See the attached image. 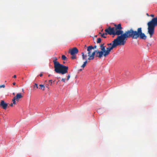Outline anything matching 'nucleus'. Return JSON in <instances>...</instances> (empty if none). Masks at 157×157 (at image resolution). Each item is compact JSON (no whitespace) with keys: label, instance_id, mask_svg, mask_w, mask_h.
Returning a JSON list of instances; mask_svg holds the SVG:
<instances>
[{"label":"nucleus","instance_id":"obj_29","mask_svg":"<svg viewBox=\"0 0 157 157\" xmlns=\"http://www.w3.org/2000/svg\"><path fill=\"white\" fill-rule=\"evenodd\" d=\"M39 75L41 77L43 75V74H42V73H41Z\"/></svg>","mask_w":157,"mask_h":157},{"label":"nucleus","instance_id":"obj_27","mask_svg":"<svg viewBox=\"0 0 157 157\" xmlns=\"http://www.w3.org/2000/svg\"><path fill=\"white\" fill-rule=\"evenodd\" d=\"M150 16H151V17H154L155 15H154V14H151V15H150Z\"/></svg>","mask_w":157,"mask_h":157},{"label":"nucleus","instance_id":"obj_14","mask_svg":"<svg viewBox=\"0 0 157 157\" xmlns=\"http://www.w3.org/2000/svg\"><path fill=\"white\" fill-rule=\"evenodd\" d=\"M99 34H101V36L104 38H106V36H105V35H106L107 34L106 32L103 33V34H101V33L100 32L99 33Z\"/></svg>","mask_w":157,"mask_h":157},{"label":"nucleus","instance_id":"obj_22","mask_svg":"<svg viewBox=\"0 0 157 157\" xmlns=\"http://www.w3.org/2000/svg\"><path fill=\"white\" fill-rule=\"evenodd\" d=\"M49 83L50 84V85H51L52 83V80H49Z\"/></svg>","mask_w":157,"mask_h":157},{"label":"nucleus","instance_id":"obj_11","mask_svg":"<svg viewBox=\"0 0 157 157\" xmlns=\"http://www.w3.org/2000/svg\"><path fill=\"white\" fill-rule=\"evenodd\" d=\"M0 105L4 109H6L8 106V104L5 103L4 100H2L1 101Z\"/></svg>","mask_w":157,"mask_h":157},{"label":"nucleus","instance_id":"obj_20","mask_svg":"<svg viewBox=\"0 0 157 157\" xmlns=\"http://www.w3.org/2000/svg\"><path fill=\"white\" fill-rule=\"evenodd\" d=\"M72 56L71 57V58L72 59H75L76 58V56L75 55H72Z\"/></svg>","mask_w":157,"mask_h":157},{"label":"nucleus","instance_id":"obj_33","mask_svg":"<svg viewBox=\"0 0 157 157\" xmlns=\"http://www.w3.org/2000/svg\"><path fill=\"white\" fill-rule=\"evenodd\" d=\"M13 95H15V93H13Z\"/></svg>","mask_w":157,"mask_h":157},{"label":"nucleus","instance_id":"obj_17","mask_svg":"<svg viewBox=\"0 0 157 157\" xmlns=\"http://www.w3.org/2000/svg\"><path fill=\"white\" fill-rule=\"evenodd\" d=\"M62 59L63 60H66L67 59V57L64 55H63L62 56Z\"/></svg>","mask_w":157,"mask_h":157},{"label":"nucleus","instance_id":"obj_24","mask_svg":"<svg viewBox=\"0 0 157 157\" xmlns=\"http://www.w3.org/2000/svg\"><path fill=\"white\" fill-rule=\"evenodd\" d=\"M5 87V85H0V88H4Z\"/></svg>","mask_w":157,"mask_h":157},{"label":"nucleus","instance_id":"obj_5","mask_svg":"<svg viewBox=\"0 0 157 157\" xmlns=\"http://www.w3.org/2000/svg\"><path fill=\"white\" fill-rule=\"evenodd\" d=\"M114 30L115 33L116 35H118V36H121L123 34V31L122 30V27L121 24H119L117 25H114Z\"/></svg>","mask_w":157,"mask_h":157},{"label":"nucleus","instance_id":"obj_26","mask_svg":"<svg viewBox=\"0 0 157 157\" xmlns=\"http://www.w3.org/2000/svg\"><path fill=\"white\" fill-rule=\"evenodd\" d=\"M61 81L63 82H65V78H62V80H61Z\"/></svg>","mask_w":157,"mask_h":157},{"label":"nucleus","instance_id":"obj_34","mask_svg":"<svg viewBox=\"0 0 157 157\" xmlns=\"http://www.w3.org/2000/svg\"><path fill=\"white\" fill-rule=\"evenodd\" d=\"M86 45H85V47H86Z\"/></svg>","mask_w":157,"mask_h":157},{"label":"nucleus","instance_id":"obj_36","mask_svg":"<svg viewBox=\"0 0 157 157\" xmlns=\"http://www.w3.org/2000/svg\"><path fill=\"white\" fill-rule=\"evenodd\" d=\"M82 70V69H80V70L81 71Z\"/></svg>","mask_w":157,"mask_h":157},{"label":"nucleus","instance_id":"obj_8","mask_svg":"<svg viewBox=\"0 0 157 157\" xmlns=\"http://www.w3.org/2000/svg\"><path fill=\"white\" fill-rule=\"evenodd\" d=\"M98 51V50H95L94 52H93L91 54L90 53L89 55H88V56H89L88 59L89 60H92L94 59V56L95 54L96 57H98L99 58H101V57H99V56L97 54Z\"/></svg>","mask_w":157,"mask_h":157},{"label":"nucleus","instance_id":"obj_9","mask_svg":"<svg viewBox=\"0 0 157 157\" xmlns=\"http://www.w3.org/2000/svg\"><path fill=\"white\" fill-rule=\"evenodd\" d=\"M22 96L21 95V93L17 94L16 96L14 97L12 99V101L14 104H16V100L17 101H18L19 100L22 98Z\"/></svg>","mask_w":157,"mask_h":157},{"label":"nucleus","instance_id":"obj_2","mask_svg":"<svg viewBox=\"0 0 157 157\" xmlns=\"http://www.w3.org/2000/svg\"><path fill=\"white\" fill-rule=\"evenodd\" d=\"M53 61L54 64L55 71L57 73L61 74L62 75L65 74L67 73L68 67L67 66L60 64L59 62L57 61V58L54 57Z\"/></svg>","mask_w":157,"mask_h":157},{"label":"nucleus","instance_id":"obj_1","mask_svg":"<svg viewBox=\"0 0 157 157\" xmlns=\"http://www.w3.org/2000/svg\"><path fill=\"white\" fill-rule=\"evenodd\" d=\"M121 41L124 45L126 43L125 40L128 38L131 37L133 39H137L138 38L141 39H145L146 36L142 32L141 28H139L137 31H134L132 28L126 31L121 36H118Z\"/></svg>","mask_w":157,"mask_h":157},{"label":"nucleus","instance_id":"obj_30","mask_svg":"<svg viewBox=\"0 0 157 157\" xmlns=\"http://www.w3.org/2000/svg\"><path fill=\"white\" fill-rule=\"evenodd\" d=\"M13 77L14 78H16V75H14L13 76Z\"/></svg>","mask_w":157,"mask_h":157},{"label":"nucleus","instance_id":"obj_28","mask_svg":"<svg viewBox=\"0 0 157 157\" xmlns=\"http://www.w3.org/2000/svg\"><path fill=\"white\" fill-rule=\"evenodd\" d=\"M13 103H11L10 105V106H13Z\"/></svg>","mask_w":157,"mask_h":157},{"label":"nucleus","instance_id":"obj_21","mask_svg":"<svg viewBox=\"0 0 157 157\" xmlns=\"http://www.w3.org/2000/svg\"><path fill=\"white\" fill-rule=\"evenodd\" d=\"M113 44V41L112 42V43H108L107 44V45L108 46H112Z\"/></svg>","mask_w":157,"mask_h":157},{"label":"nucleus","instance_id":"obj_23","mask_svg":"<svg viewBox=\"0 0 157 157\" xmlns=\"http://www.w3.org/2000/svg\"><path fill=\"white\" fill-rule=\"evenodd\" d=\"M70 77V75H68V76H67V80H68Z\"/></svg>","mask_w":157,"mask_h":157},{"label":"nucleus","instance_id":"obj_25","mask_svg":"<svg viewBox=\"0 0 157 157\" xmlns=\"http://www.w3.org/2000/svg\"><path fill=\"white\" fill-rule=\"evenodd\" d=\"M92 48H92V49L96 48H97V46L96 45H95L94 47L92 46Z\"/></svg>","mask_w":157,"mask_h":157},{"label":"nucleus","instance_id":"obj_19","mask_svg":"<svg viewBox=\"0 0 157 157\" xmlns=\"http://www.w3.org/2000/svg\"><path fill=\"white\" fill-rule=\"evenodd\" d=\"M33 87L34 89L36 87V88H38V84L37 83H35L34 85L33 86Z\"/></svg>","mask_w":157,"mask_h":157},{"label":"nucleus","instance_id":"obj_3","mask_svg":"<svg viewBox=\"0 0 157 157\" xmlns=\"http://www.w3.org/2000/svg\"><path fill=\"white\" fill-rule=\"evenodd\" d=\"M148 33L151 37L154 33L155 27L157 26V17H154L147 24Z\"/></svg>","mask_w":157,"mask_h":157},{"label":"nucleus","instance_id":"obj_16","mask_svg":"<svg viewBox=\"0 0 157 157\" xmlns=\"http://www.w3.org/2000/svg\"><path fill=\"white\" fill-rule=\"evenodd\" d=\"M87 63V60H86L84 63L81 66V67L84 68L86 65Z\"/></svg>","mask_w":157,"mask_h":157},{"label":"nucleus","instance_id":"obj_10","mask_svg":"<svg viewBox=\"0 0 157 157\" xmlns=\"http://www.w3.org/2000/svg\"><path fill=\"white\" fill-rule=\"evenodd\" d=\"M68 52L71 55H75L78 52V50L76 47H74L69 50Z\"/></svg>","mask_w":157,"mask_h":157},{"label":"nucleus","instance_id":"obj_18","mask_svg":"<svg viewBox=\"0 0 157 157\" xmlns=\"http://www.w3.org/2000/svg\"><path fill=\"white\" fill-rule=\"evenodd\" d=\"M101 42V39L100 38H97V43H100Z\"/></svg>","mask_w":157,"mask_h":157},{"label":"nucleus","instance_id":"obj_31","mask_svg":"<svg viewBox=\"0 0 157 157\" xmlns=\"http://www.w3.org/2000/svg\"><path fill=\"white\" fill-rule=\"evenodd\" d=\"M146 15H147V16H148V17H149V16H150V15H149L148 13H146Z\"/></svg>","mask_w":157,"mask_h":157},{"label":"nucleus","instance_id":"obj_4","mask_svg":"<svg viewBox=\"0 0 157 157\" xmlns=\"http://www.w3.org/2000/svg\"><path fill=\"white\" fill-rule=\"evenodd\" d=\"M122 45V44L117 36V38L114 39L113 40V45L111 46H108L106 48L105 53L104 54V56L106 57L109 54L111 50L113 48H116L118 45Z\"/></svg>","mask_w":157,"mask_h":157},{"label":"nucleus","instance_id":"obj_7","mask_svg":"<svg viewBox=\"0 0 157 157\" xmlns=\"http://www.w3.org/2000/svg\"><path fill=\"white\" fill-rule=\"evenodd\" d=\"M105 31L107 33V34L109 35H115V33L114 32V27H111L109 26L108 28L106 29Z\"/></svg>","mask_w":157,"mask_h":157},{"label":"nucleus","instance_id":"obj_12","mask_svg":"<svg viewBox=\"0 0 157 157\" xmlns=\"http://www.w3.org/2000/svg\"><path fill=\"white\" fill-rule=\"evenodd\" d=\"M92 45L89 46L87 47V50L88 52V55H89L91 53V50L92 49Z\"/></svg>","mask_w":157,"mask_h":157},{"label":"nucleus","instance_id":"obj_13","mask_svg":"<svg viewBox=\"0 0 157 157\" xmlns=\"http://www.w3.org/2000/svg\"><path fill=\"white\" fill-rule=\"evenodd\" d=\"M81 54L82 56V59L83 60L85 59L86 60H87L86 58L87 56H87V54H85L83 52H82L81 53Z\"/></svg>","mask_w":157,"mask_h":157},{"label":"nucleus","instance_id":"obj_6","mask_svg":"<svg viewBox=\"0 0 157 157\" xmlns=\"http://www.w3.org/2000/svg\"><path fill=\"white\" fill-rule=\"evenodd\" d=\"M100 47L101 51L98 50L97 54L98 55L99 57H102L103 55L104 56V54L105 53L106 46L105 45L104 43H103L101 44Z\"/></svg>","mask_w":157,"mask_h":157},{"label":"nucleus","instance_id":"obj_35","mask_svg":"<svg viewBox=\"0 0 157 157\" xmlns=\"http://www.w3.org/2000/svg\"><path fill=\"white\" fill-rule=\"evenodd\" d=\"M103 29H102V30H101V31H103Z\"/></svg>","mask_w":157,"mask_h":157},{"label":"nucleus","instance_id":"obj_32","mask_svg":"<svg viewBox=\"0 0 157 157\" xmlns=\"http://www.w3.org/2000/svg\"><path fill=\"white\" fill-rule=\"evenodd\" d=\"M13 85H15V84H16V83H15V82H13Z\"/></svg>","mask_w":157,"mask_h":157},{"label":"nucleus","instance_id":"obj_15","mask_svg":"<svg viewBox=\"0 0 157 157\" xmlns=\"http://www.w3.org/2000/svg\"><path fill=\"white\" fill-rule=\"evenodd\" d=\"M40 86V88H39V89L43 90H44L45 89V86H44V85L42 84H40L39 85Z\"/></svg>","mask_w":157,"mask_h":157}]
</instances>
